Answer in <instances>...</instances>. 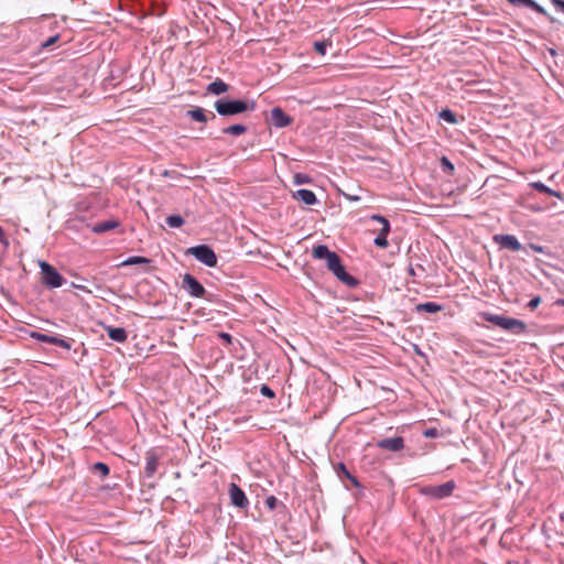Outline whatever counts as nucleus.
Returning a JSON list of instances; mask_svg holds the SVG:
<instances>
[{
  "label": "nucleus",
  "instance_id": "obj_1",
  "mask_svg": "<svg viewBox=\"0 0 564 564\" xmlns=\"http://www.w3.org/2000/svg\"><path fill=\"white\" fill-rule=\"evenodd\" d=\"M313 257L318 260H325L328 270L345 285L355 288L358 280L348 274L341 263L340 257L328 249L325 245H318L313 249Z\"/></svg>",
  "mask_w": 564,
  "mask_h": 564
},
{
  "label": "nucleus",
  "instance_id": "obj_2",
  "mask_svg": "<svg viewBox=\"0 0 564 564\" xmlns=\"http://www.w3.org/2000/svg\"><path fill=\"white\" fill-rule=\"evenodd\" d=\"M215 110L219 116L232 117L236 115L243 113L246 111H252L256 109V101L242 100V99H228L220 98L214 104Z\"/></svg>",
  "mask_w": 564,
  "mask_h": 564
},
{
  "label": "nucleus",
  "instance_id": "obj_3",
  "mask_svg": "<svg viewBox=\"0 0 564 564\" xmlns=\"http://www.w3.org/2000/svg\"><path fill=\"white\" fill-rule=\"evenodd\" d=\"M481 317L484 321L491 323L495 326H498L501 329L512 333L514 335H520L524 333L527 329V325L523 321L513 317L497 315L489 312L481 313Z\"/></svg>",
  "mask_w": 564,
  "mask_h": 564
},
{
  "label": "nucleus",
  "instance_id": "obj_4",
  "mask_svg": "<svg viewBox=\"0 0 564 564\" xmlns=\"http://www.w3.org/2000/svg\"><path fill=\"white\" fill-rule=\"evenodd\" d=\"M40 269L43 283L48 288L56 289L64 284L65 279L63 275L48 262L40 261Z\"/></svg>",
  "mask_w": 564,
  "mask_h": 564
},
{
  "label": "nucleus",
  "instance_id": "obj_5",
  "mask_svg": "<svg viewBox=\"0 0 564 564\" xmlns=\"http://www.w3.org/2000/svg\"><path fill=\"white\" fill-rule=\"evenodd\" d=\"M197 261L206 267L214 268L217 265V256L215 251L207 245H198L187 250Z\"/></svg>",
  "mask_w": 564,
  "mask_h": 564
},
{
  "label": "nucleus",
  "instance_id": "obj_6",
  "mask_svg": "<svg viewBox=\"0 0 564 564\" xmlns=\"http://www.w3.org/2000/svg\"><path fill=\"white\" fill-rule=\"evenodd\" d=\"M456 485L454 480L446 481L438 486H427L422 489L424 495H427L434 499H444L449 497Z\"/></svg>",
  "mask_w": 564,
  "mask_h": 564
},
{
  "label": "nucleus",
  "instance_id": "obj_7",
  "mask_svg": "<svg viewBox=\"0 0 564 564\" xmlns=\"http://www.w3.org/2000/svg\"><path fill=\"white\" fill-rule=\"evenodd\" d=\"M182 288L192 297H204L206 290L203 284L192 274L185 273L182 280Z\"/></svg>",
  "mask_w": 564,
  "mask_h": 564
},
{
  "label": "nucleus",
  "instance_id": "obj_8",
  "mask_svg": "<svg viewBox=\"0 0 564 564\" xmlns=\"http://www.w3.org/2000/svg\"><path fill=\"white\" fill-rule=\"evenodd\" d=\"M229 498L230 503L239 509H247L249 506V500L245 494V491L235 482L229 485Z\"/></svg>",
  "mask_w": 564,
  "mask_h": 564
},
{
  "label": "nucleus",
  "instance_id": "obj_9",
  "mask_svg": "<svg viewBox=\"0 0 564 564\" xmlns=\"http://www.w3.org/2000/svg\"><path fill=\"white\" fill-rule=\"evenodd\" d=\"M494 240L503 249L511 251H519L522 249V245L513 235H496Z\"/></svg>",
  "mask_w": 564,
  "mask_h": 564
},
{
  "label": "nucleus",
  "instance_id": "obj_10",
  "mask_svg": "<svg viewBox=\"0 0 564 564\" xmlns=\"http://www.w3.org/2000/svg\"><path fill=\"white\" fill-rule=\"evenodd\" d=\"M271 123L275 128H284L292 123V118L282 108L274 107L271 110Z\"/></svg>",
  "mask_w": 564,
  "mask_h": 564
},
{
  "label": "nucleus",
  "instance_id": "obj_11",
  "mask_svg": "<svg viewBox=\"0 0 564 564\" xmlns=\"http://www.w3.org/2000/svg\"><path fill=\"white\" fill-rule=\"evenodd\" d=\"M507 1L514 7L529 8L539 14L547 17L551 21H553V19L549 15L546 10L542 6H540L535 0H507Z\"/></svg>",
  "mask_w": 564,
  "mask_h": 564
},
{
  "label": "nucleus",
  "instance_id": "obj_12",
  "mask_svg": "<svg viewBox=\"0 0 564 564\" xmlns=\"http://www.w3.org/2000/svg\"><path fill=\"white\" fill-rule=\"evenodd\" d=\"M377 446L390 452H399L404 447V440L401 436L383 438L377 443Z\"/></svg>",
  "mask_w": 564,
  "mask_h": 564
},
{
  "label": "nucleus",
  "instance_id": "obj_13",
  "mask_svg": "<svg viewBox=\"0 0 564 564\" xmlns=\"http://www.w3.org/2000/svg\"><path fill=\"white\" fill-rule=\"evenodd\" d=\"M292 197L295 200L303 202L305 205H315L317 203V197L315 193L306 188H301L293 192Z\"/></svg>",
  "mask_w": 564,
  "mask_h": 564
},
{
  "label": "nucleus",
  "instance_id": "obj_14",
  "mask_svg": "<svg viewBox=\"0 0 564 564\" xmlns=\"http://www.w3.org/2000/svg\"><path fill=\"white\" fill-rule=\"evenodd\" d=\"M118 227H120V221H118L117 219H107L93 225L91 231L94 234L101 235Z\"/></svg>",
  "mask_w": 564,
  "mask_h": 564
},
{
  "label": "nucleus",
  "instance_id": "obj_15",
  "mask_svg": "<svg viewBox=\"0 0 564 564\" xmlns=\"http://www.w3.org/2000/svg\"><path fill=\"white\" fill-rule=\"evenodd\" d=\"M108 337L116 343H124L128 338V334L123 327H111L106 328Z\"/></svg>",
  "mask_w": 564,
  "mask_h": 564
},
{
  "label": "nucleus",
  "instance_id": "obj_16",
  "mask_svg": "<svg viewBox=\"0 0 564 564\" xmlns=\"http://www.w3.org/2000/svg\"><path fill=\"white\" fill-rule=\"evenodd\" d=\"M159 466V458L153 453H148L145 458L144 473L147 477H153Z\"/></svg>",
  "mask_w": 564,
  "mask_h": 564
},
{
  "label": "nucleus",
  "instance_id": "obj_17",
  "mask_svg": "<svg viewBox=\"0 0 564 564\" xmlns=\"http://www.w3.org/2000/svg\"><path fill=\"white\" fill-rule=\"evenodd\" d=\"M229 86L224 80L217 78L216 80L212 82L207 86V91L209 94L219 96L228 90Z\"/></svg>",
  "mask_w": 564,
  "mask_h": 564
},
{
  "label": "nucleus",
  "instance_id": "obj_18",
  "mask_svg": "<svg viewBox=\"0 0 564 564\" xmlns=\"http://www.w3.org/2000/svg\"><path fill=\"white\" fill-rule=\"evenodd\" d=\"M529 185L532 188H534L535 191H538V192L545 193V194H547L550 196H554V197H556L558 199H563V194L561 192L547 187L542 182H539V181L538 182H532Z\"/></svg>",
  "mask_w": 564,
  "mask_h": 564
},
{
  "label": "nucleus",
  "instance_id": "obj_19",
  "mask_svg": "<svg viewBox=\"0 0 564 564\" xmlns=\"http://www.w3.org/2000/svg\"><path fill=\"white\" fill-rule=\"evenodd\" d=\"M443 310V306L435 303V302H425V303H420L415 306V312L416 313H430V314H433V313H437V312H441Z\"/></svg>",
  "mask_w": 564,
  "mask_h": 564
},
{
  "label": "nucleus",
  "instance_id": "obj_20",
  "mask_svg": "<svg viewBox=\"0 0 564 564\" xmlns=\"http://www.w3.org/2000/svg\"><path fill=\"white\" fill-rule=\"evenodd\" d=\"M186 116L197 122L205 123L207 121V116L205 113V110L200 107H196L191 110H187Z\"/></svg>",
  "mask_w": 564,
  "mask_h": 564
},
{
  "label": "nucleus",
  "instance_id": "obj_21",
  "mask_svg": "<svg viewBox=\"0 0 564 564\" xmlns=\"http://www.w3.org/2000/svg\"><path fill=\"white\" fill-rule=\"evenodd\" d=\"M90 470L93 474L99 475L102 479L106 478L110 473L109 466L102 462L93 464Z\"/></svg>",
  "mask_w": 564,
  "mask_h": 564
},
{
  "label": "nucleus",
  "instance_id": "obj_22",
  "mask_svg": "<svg viewBox=\"0 0 564 564\" xmlns=\"http://www.w3.org/2000/svg\"><path fill=\"white\" fill-rule=\"evenodd\" d=\"M247 131L245 124L236 123L223 129V133L238 137Z\"/></svg>",
  "mask_w": 564,
  "mask_h": 564
},
{
  "label": "nucleus",
  "instance_id": "obj_23",
  "mask_svg": "<svg viewBox=\"0 0 564 564\" xmlns=\"http://www.w3.org/2000/svg\"><path fill=\"white\" fill-rule=\"evenodd\" d=\"M57 335H48L40 332H31L30 337L42 343L54 345Z\"/></svg>",
  "mask_w": 564,
  "mask_h": 564
},
{
  "label": "nucleus",
  "instance_id": "obj_24",
  "mask_svg": "<svg viewBox=\"0 0 564 564\" xmlns=\"http://www.w3.org/2000/svg\"><path fill=\"white\" fill-rule=\"evenodd\" d=\"M438 118L446 121L449 124H456L458 122L456 115L451 109H443L438 112Z\"/></svg>",
  "mask_w": 564,
  "mask_h": 564
},
{
  "label": "nucleus",
  "instance_id": "obj_25",
  "mask_svg": "<svg viewBox=\"0 0 564 564\" xmlns=\"http://www.w3.org/2000/svg\"><path fill=\"white\" fill-rule=\"evenodd\" d=\"M165 223L171 228H180L184 224V219L180 215H170L166 217Z\"/></svg>",
  "mask_w": 564,
  "mask_h": 564
},
{
  "label": "nucleus",
  "instance_id": "obj_26",
  "mask_svg": "<svg viewBox=\"0 0 564 564\" xmlns=\"http://www.w3.org/2000/svg\"><path fill=\"white\" fill-rule=\"evenodd\" d=\"M150 260L144 257L133 256L124 260L121 265H133V264H141V263H149Z\"/></svg>",
  "mask_w": 564,
  "mask_h": 564
},
{
  "label": "nucleus",
  "instance_id": "obj_27",
  "mask_svg": "<svg viewBox=\"0 0 564 564\" xmlns=\"http://www.w3.org/2000/svg\"><path fill=\"white\" fill-rule=\"evenodd\" d=\"M74 341L75 340L72 339V338H62L59 336H56L54 345L58 346V347H62V348H64L66 350H69V349H72V345H73Z\"/></svg>",
  "mask_w": 564,
  "mask_h": 564
},
{
  "label": "nucleus",
  "instance_id": "obj_28",
  "mask_svg": "<svg viewBox=\"0 0 564 564\" xmlns=\"http://www.w3.org/2000/svg\"><path fill=\"white\" fill-rule=\"evenodd\" d=\"M441 167L445 173L453 174L454 172V164L449 161L447 156H442L440 160Z\"/></svg>",
  "mask_w": 564,
  "mask_h": 564
},
{
  "label": "nucleus",
  "instance_id": "obj_29",
  "mask_svg": "<svg viewBox=\"0 0 564 564\" xmlns=\"http://www.w3.org/2000/svg\"><path fill=\"white\" fill-rule=\"evenodd\" d=\"M311 181H312L311 176H308L307 174H304V173H296L293 176L294 185L307 184V183H311Z\"/></svg>",
  "mask_w": 564,
  "mask_h": 564
},
{
  "label": "nucleus",
  "instance_id": "obj_30",
  "mask_svg": "<svg viewBox=\"0 0 564 564\" xmlns=\"http://www.w3.org/2000/svg\"><path fill=\"white\" fill-rule=\"evenodd\" d=\"M338 467H339L340 473H341V474H343L347 479H349L354 486H356V487H359V486H360V485H359V481L357 480V478H356V477H354V476L349 473V470L346 468L345 464L340 463Z\"/></svg>",
  "mask_w": 564,
  "mask_h": 564
},
{
  "label": "nucleus",
  "instance_id": "obj_31",
  "mask_svg": "<svg viewBox=\"0 0 564 564\" xmlns=\"http://www.w3.org/2000/svg\"><path fill=\"white\" fill-rule=\"evenodd\" d=\"M389 234H383V231H379L378 236L375 238L373 243L380 248L388 247V237Z\"/></svg>",
  "mask_w": 564,
  "mask_h": 564
},
{
  "label": "nucleus",
  "instance_id": "obj_32",
  "mask_svg": "<svg viewBox=\"0 0 564 564\" xmlns=\"http://www.w3.org/2000/svg\"><path fill=\"white\" fill-rule=\"evenodd\" d=\"M329 45V43L325 42V41H317L314 43V50L321 54V55H325L326 54V50H327V46Z\"/></svg>",
  "mask_w": 564,
  "mask_h": 564
},
{
  "label": "nucleus",
  "instance_id": "obj_33",
  "mask_svg": "<svg viewBox=\"0 0 564 564\" xmlns=\"http://www.w3.org/2000/svg\"><path fill=\"white\" fill-rule=\"evenodd\" d=\"M260 392L262 395L267 397V398H274V391L267 384H263L260 389Z\"/></svg>",
  "mask_w": 564,
  "mask_h": 564
},
{
  "label": "nucleus",
  "instance_id": "obj_34",
  "mask_svg": "<svg viewBox=\"0 0 564 564\" xmlns=\"http://www.w3.org/2000/svg\"><path fill=\"white\" fill-rule=\"evenodd\" d=\"M59 39L58 34L50 36L45 42L42 43V47L46 48L55 44Z\"/></svg>",
  "mask_w": 564,
  "mask_h": 564
},
{
  "label": "nucleus",
  "instance_id": "obj_35",
  "mask_svg": "<svg viewBox=\"0 0 564 564\" xmlns=\"http://www.w3.org/2000/svg\"><path fill=\"white\" fill-rule=\"evenodd\" d=\"M278 505V499L274 497V496H269L267 497L265 499V506L270 509V510H273Z\"/></svg>",
  "mask_w": 564,
  "mask_h": 564
},
{
  "label": "nucleus",
  "instance_id": "obj_36",
  "mask_svg": "<svg viewBox=\"0 0 564 564\" xmlns=\"http://www.w3.org/2000/svg\"><path fill=\"white\" fill-rule=\"evenodd\" d=\"M540 303H541V297L534 296L529 301L528 307L533 311L540 305Z\"/></svg>",
  "mask_w": 564,
  "mask_h": 564
},
{
  "label": "nucleus",
  "instance_id": "obj_37",
  "mask_svg": "<svg viewBox=\"0 0 564 564\" xmlns=\"http://www.w3.org/2000/svg\"><path fill=\"white\" fill-rule=\"evenodd\" d=\"M552 4L564 14V0H552Z\"/></svg>",
  "mask_w": 564,
  "mask_h": 564
},
{
  "label": "nucleus",
  "instance_id": "obj_38",
  "mask_svg": "<svg viewBox=\"0 0 564 564\" xmlns=\"http://www.w3.org/2000/svg\"><path fill=\"white\" fill-rule=\"evenodd\" d=\"M425 437H436L438 435V431L436 429H427L423 432Z\"/></svg>",
  "mask_w": 564,
  "mask_h": 564
},
{
  "label": "nucleus",
  "instance_id": "obj_39",
  "mask_svg": "<svg viewBox=\"0 0 564 564\" xmlns=\"http://www.w3.org/2000/svg\"><path fill=\"white\" fill-rule=\"evenodd\" d=\"M380 224L382 225L380 231H383V234H389L390 232V223H389V220L384 217V219Z\"/></svg>",
  "mask_w": 564,
  "mask_h": 564
},
{
  "label": "nucleus",
  "instance_id": "obj_40",
  "mask_svg": "<svg viewBox=\"0 0 564 564\" xmlns=\"http://www.w3.org/2000/svg\"><path fill=\"white\" fill-rule=\"evenodd\" d=\"M529 248L538 253H544V251H545V248L543 246L535 245V243H530Z\"/></svg>",
  "mask_w": 564,
  "mask_h": 564
},
{
  "label": "nucleus",
  "instance_id": "obj_41",
  "mask_svg": "<svg viewBox=\"0 0 564 564\" xmlns=\"http://www.w3.org/2000/svg\"><path fill=\"white\" fill-rule=\"evenodd\" d=\"M219 338H221L223 340L227 341L228 344H230L231 339H232L231 335L228 334V333H220L219 334Z\"/></svg>",
  "mask_w": 564,
  "mask_h": 564
},
{
  "label": "nucleus",
  "instance_id": "obj_42",
  "mask_svg": "<svg viewBox=\"0 0 564 564\" xmlns=\"http://www.w3.org/2000/svg\"><path fill=\"white\" fill-rule=\"evenodd\" d=\"M343 195L350 202H358L360 199L358 195H350L346 193H343Z\"/></svg>",
  "mask_w": 564,
  "mask_h": 564
},
{
  "label": "nucleus",
  "instance_id": "obj_43",
  "mask_svg": "<svg viewBox=\"0 0 564 564\" xmlns=\"http://www.w3.org/2000/svg\"><path fill=\"white\" fill-rule=\"evenodd\" d=\"M383 219H384V217L379 215V214H375V215L371 216V220H375V221H378V223H381Z\"/></svg>",
  "mask_w": 564,
  "mask_h": 564
},
{
  "label": "nucleus",
  "instance_id": "obj_44",
  "mask_svg": "<svg viewBox=\"0 0 564 564\" xmlns=\"http://www.w3.org/2000/svg\"><path fill=\"white\" fill-rule=\"evenodd\" d=\"M0 242H7L6 235H4L2 227H0Z\"/></svg>",
  "mask_w": 564,
  "mask_h": 564
},
{
  "label": "nucleus",
  "instance_id": "obj_45",
  "mask_svg": "<svg viewBox=\"0 0 564 564\" xmlns=\"http://www.w3.org/2000/svg\"><path fill=\"white\" fill-rule=\"evenodd\" d=\"M555 305L557 306H564V299H558L555 301Z\"/></svg>",
  "mask_w": 564,
  "mask_h": 564
},
{
  "label": "nucleus",
  "instance_id": "obj_46",
  "mask_svg": "<svg viewBox=\"0 0 564 564\" xmlns=\"http://www.w3.org/2000/svg\"><path fill=\"white\" fill-rule=\"evenodd\" d=\"M408 272H409L410 275H413V276L415 275V271H414L413 267H410Z\"/></svg>",
  "mask_w": 564,
  "mask_h": 564
},
{
  "label": "nucleus",
  "instance_id": "obj_47",
  "mask_svg": "<svg viewBox=\"0 0 564 564\" xmlns=\"http://www.w3.org/2000/svg\"><path fill=\"white\" fill-rule=\"evenodd\" d=\"M562 386H563V388H564V382H563V384H562Z\"/></svg>",
  "mask_w": 564,
  "mask_h": 564
}]
</instances>
